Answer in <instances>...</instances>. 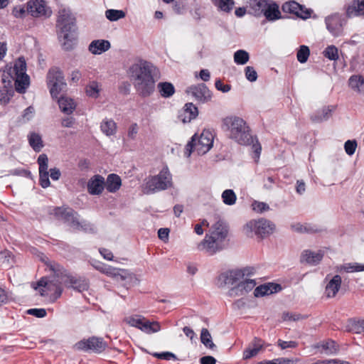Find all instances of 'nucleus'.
Masks as SVG:
<instances>
[{
    "instance_id": "nucleus-6",
    "label": "nucleus",
    "mask_w": 364,
    "mask_h": 364,
    "mask_svg": "<svg viewBox=\"0 0 364 364\" xmlns=\"http://www.w3.org/2000/svg\"><path fill=\"white\" fill-rule=\"evenodd\" d=\"M54 215L67 223L70 228L77 230L92 232V226L86 221H80L78 213L68 207H57L53 210Z\"/></svg>"
},
{
    "instance_id": "nucleus-50",
    "label": "nucleus",
    "mask_w": 364,
    "mask_h": 364,
    "mask_svg": "<svg viewBox=\"0 0 364 364\" xmlns=\"http://www.w3.org/2000/svg\"><path fill=\"white\" fill-rule=\"evenodd\" d=\"M323 55L331 60H336L338 58V48L334 46H329L324 50Z\"/></svg>"
},
{
    "instance_id": "nucleus-49",
    "label": "nucleus",
    "mask_w": 364,
    "mask_h": 364,
    "mask_svg": "<svg viewBox=\"0 0 364 364\" xmlns=\"http://www.w3.org/2000/svg\"><path fill=\"white\" fill-rule=\"evenodd\" d=\"M95 267L99 270L100 272L110 276V277H117L119 275V274L117 273V269L109 266V265H105L103 264H99Z\"/></svg>"
},
{
    "instance_id": "nucleus-26",
    "label": "nucleus",
    "mask_w": 364,
    "mask_h": 364,
    "mask_svg": "<svg viewBox=\"0 0 364 364\" xmlns=\"http://www.w3.org/2000/svg\"><path fill=\"white\" fill-rule=\"evenodd\" d=\"M364 14V0H354L346 9L348 18Z\"/></svg>"
},
{
    "instance_id": "nucleus-53",
    "label": "nucleus",
    "mask_w": 364,
    "mask_h": 364,
    "mask_svg": "<svg viewBox=\"0 0 364 364\" xmlns=\"http://www.w3.org/2000/svg\"><path fill=\"white\" fill-rule=\"evenodd\" d=\"M252 209L257 213H263L269 209V206L267 203L264 202L255 201L252 204Z\"/></svg>"
},
{
    "instance_id": "nucleus-17",
    "label": "nucleus",
    "mask_w": 364,
    "mask_h": 364,
    "mask_svg": "<svg viewBox=\"0 0 364 364\" xmlns=\"http://www.w3.org/2000/svg\"><path fill=\"white\" fill-rule=\"evenodd\" d=\"M39 166V183L43 188L50 186L48 171V158L46 154H42L38 158Z\"/></svg>"
},
{
    "instance_id": "nucleus-39",
    "label": "nucleus",
    "mask_w": 364,
    "mask_h": 364,
    "mask_svg": "<svg viewBox=\"0 0 364 364\" xmlns=\"http://www.w3.org/2000/svg\"><path fill=\"white\" fill-rule=\"evenodd\" d=\"M28 142L30 146L36 152H39L43 147L41 136L38 134L31 133L28 136Z\"/></svg>"
},
{
    "instance_id": "nucleus-52",
    "label": "nucleus",
    "mask_w": 364,
    "mask_h": 364,
    "mask_svg": "<svg viewBox=\"0 0 364 364\" xmlns=\"http://www.w3.org/2000/svg\"><path fill=\"white\" fill-rule=\"evenodd\" d=\"M356 148L357 142L355 140H348L345 142L344 149L348 155L352 156L355 153Z\"/></svg>"
},
{
    "instance_id": "nucleus-16",
    "label": "nucleus",
    "mask_w": 364,
    "mask_h": 364,
    "mask_svg": "<svg viewBox=\"0 0 364 364\" xmlns=\"http://www.w3.org/2000/svg\"><path fill=\"white\" fill-rule=\"evenodd\" d=\"M250 277H247L245 280L231 288L228 291V295L231 297L240 296L252 290L256 286V282Z\"/></svg>"
},
{
    "instance_id": "nucleus-31",
    "label": "nucleus",
    "mask_w": 364,
    "mask_h": 364,
    "mask_svg": "<svg viewBox=\"0 0 364 364\" xmlns=\"http://www.w3.org/2000/svg\"><path fill=\"white\" fill-rule=\"evenodd\" d=\"M350 87L358 93L364 92V77L360 75H352L348 80Z\"/></svg>"
},
{
    "instance_id": "nucleus-43",
    "label": "nucleus",
    "mask_w": 364,
    "mask_h": 364,
    "mask_svg": "<svg viewBox=\"0 0 364 364\" xmlns=\"http://www.w3.org/2000/svg\"><path fill=\"white\" fill-rule=\"evenodd\" d=\"M338 271H344L346 272H355L364 271V264L358 263H347L338 267Z\"/></svg>"
},
{
    "instance_id": "nucleus-11",
    "label": "nucleus",
    "mask_w": 364,
    "mask_h": 364,
    "mask_svg": "<svg viewBox=\"0 0 364 364\" xmlns=\"http://www.w3.org/2000/svg\"><path fill=\"white\" fill-rule=\"evenodd\" d=\"M27 11L35 18H47L52 15V10L45 0H30L27 3Z\"/></svg>"
},
{
    "instance_id": "nucleus-64",
    "label": "nucleus",
    "mask_w": 364,
    "mask_h": 364,
    "mask_svg": "<svg viewBox=\"0 0 364 364\" xmlns=\"http://www.w3.org/2000/svg\"><path fill=\"white\" fill-rule=\"evenodd\" d=\"M323 364H350L349 362L341 360L339 359H327L323 360Z\"/></svg>"
},
{
    "instance_id": "nucleus-35",
    "label": "nucleus",
    "mask_w": 364,
    "mask_h": 364,
    "mask_svg": "<svg viewBox=\"0 0 364 364\" xmlns=\"http://www.w3.org/2000/svg\"><path fill=\"white\" fill-rule=\"evenodd\" d=\"M140 330L146 333L150 334L160 331L161 326L157 321H149L145 318L142 322Z\"/></svg>"
},
{
    "instance_id": "nucleus-14",
    "label": "nucleus",
    "mask_w": 364,
    "mask_h": 364,
    "mask_svg": "<svg viewBox=\"0 0 364 364\" xmlns=\"http://www.w3.org/2000/svg\"><path fill=\"white\" fill-rule=\"evenodd\" d=\"M186 92L191 95L199 103H207L212 99V92L204 83L188 87Z\"/></svg>"
},
{
    "instance_id": "nucleus-33",
    "label": "nucleus",
    "mask_w": 364,
    "mask_h": 364,
    "mask_svg": "<svg viewBox=\"0 0 364 364\" xmlns=\"http://www.w3.org/2000/svg\"><path fill=\"white\" fill-rule=\"evenodd\" d=\"M250 9L253 14L260 16L264 13L268 2L267 0H250Z\"/></svg>"
},
{
    "instance_id": "nucleus-63",
    "label": "nucleus",
    "mask_w": 364,
    "mask_h": 364,
    "mask_svg": "<svg viewBox=\"0 0 364 364\" xmlns=\"http://www.w3.org/2000/svg\"><path fill=\"white\" fill-rule=\"evenodd\" d=\"M200 364H215L216 360L210 355L203 356L200 358Z\"/></svg>"
},
{
    "instance_id": "nucleus-22",
    "label": "nucleus",
    "mask_w": 364,
    "mask_h": 364,
    "mask_svg": "<svg viewBox=\"0 0 364 364\" xmlns=\"http://www.w3.org/2000/svg\"><path fill=\"white\" fill-rule=\"evenodd\" d=\"M335 109V106L333 105L323 107L313 114L311 116V119L314 123H321L327 121L331 117Z\"/></svg>"
},
{
    "instance_id": "nucleus-34",
    "label": "nucleus",
    "mask_w": 364,
    "mask_h": 364,
    "mask_svg": "<svg viewBox=\"0 0 364 364\" xmlns=\"http://www.w3.org/2000/svg\"><path fill=\"white\" fill-rule=\"evenodd\" d=\"M29 85V77L27 74L16 75L15 87L20 93L25 92Z\"/></svg>"
},
{
    "instance_id": "nucleus-30",
    "label": "nucleus",
    "mask_w": 364,
    "mask_h": 364,
    "mask_svg": "<svg viewBox=\"0 0 364 364\" xmlns=\"http://www.w3.org/2000/svg\"><path fill=\"white\" fill-rule=\"evenodd\" d=\"M323 253L321 251L312 252L311 250H305L302 253L301 259L311 264H318L323 258Z\"/></svg>"
},
{
    "instance_id": "nucleus-2",
    "label": "nucleus",
    "mask_w": 364,
    "mask_h": 364,
    "mask_svg": "<svg viewBox=\"0 0 364 364\" xmlns=\"http://www.w3.org/2000/svg\"><path fill=\"white\" fill-rule=\"evenodd\" d=\"M154 70L155 68L151 63L144 60L134 63L129 69L134 88L143 97L150 96L154 91L155 80L153 77Z\"/></svg>"
},
{
    "instance_id": "nucleus-18",
    "label": "nucleus",
    "mask_w": 364,
    "mask_h": 364,
    "mask_svg": "<svg viewBox=\"0 0 364 364\" xmlns=\"http://www.w3.org/2000/svg\"><path fill=\"white\" fill-rule=\"evenodd\" d=\"M282 11L285 13L295 14L303 19L309 18L312 12L311 9H305L303 6L294 1L284 3L282 5Z\"/></svg>"
},
{
    "instance_id": "nucleus-12",
    "label": "nucleus",
    "mask_w": 364,
    "mask_h": 364,
    "mask_svg": "<svg viewBox=\"0 0 364 364\" xmlns=\"http://www.w3.org/2000/svg\"><path fill=\"white\" fill-rule=\"evenodd\" d=\"M75 347L78 350L85 351L91 350L94 353H99L105 350L107 343L102 338L93 336L77 342L75 344Z\"/></svg>"
},
{
    "instance_id": "nucleus-20",
    "label": "nucleus",
    "mask_w": 364,
    "mask_h": 364,
    "mask_svg": "<svg viewBox=\"0 0 364 364\" xmlns=\"http://www.w3.org/2000/svg\"><path fill=\"white\" fill-rule=\"evenodd\" d=\"M342 279L340 275L333 276L327 283L325 288V294L328 298H333L336 296L341 287Z\"/></svg>"
},
{
    "instance_id": "nucleus-45",
    "label": "nucleus",
    "mask_w": 364,
    "mask_h": 364,
    "mask_svg": "<svg viewBox=\"0 0 364 364\" xmlns=\"http://www.w3.org/2000/svg\"><path fill=\"white\" fill-rule=\"evenodd\" d=\"M249 59V53L244 50H238L234 53V61L237 65H245Z\"/></svg>"
},
{
    "instance_id": "nucleus-42",
    "label": "nucleus",
    "mask_w": 364,
    "mask_h": 364,
    "mask_svg": "<svg viewBox=\"0 0 364 364\" xmlns=\"http://www.w3.org/2000/svg\"><path fill=\"white\" fill-rule=\"evenodd\" d=\"M100 86L96 81L90 82L85 88L87 96L92 98H97L100 92Z\"/></svg>"
},
{
    "instance_id": "nucleus-54",
    "label": "nucleus",
    "mask_w": 364,
    "mask_h": 364,
    "mask_svg": "<svg viewBox=\"0 0 364 364\" xmlns=\"http://www.w3.org/2000/svg\"><path fill=\"white\" fill-rule=\"evenodd\" d=\"M144 319V317L133 316V317H129V318H127V322L131 326H133V327L140 329V327L141 326Z\"/></svg>"
},
{
    "instance_id": "nucleus-15",
    "label": "nucleus",
    "mask_w": 364,
    "mask_h": 364,
    "mask_svg": "<svg viewBox=\"0 0 364 364\" xmlns=\"http://www.w3.org/2000/svg\"><path fill=\"white\" fill-rule=\"evenodd\" d=\"M328 31L335 37L343 35V26L346 23V19L340 14H335L328 16L325 19Z\"/></svg>"
},
{
    "instance_id": "nucleus-3",
    "label": "nucleus",
    "mask_w": 364,
    "mask_h": 364,
    "mask_svg": "<svg viewBox=\"0 0 364 364\" xmlns=\"http://www.w3.org/2000/svg\"><path fill=\"white\" fill-rule=\"evenodd\" d=\"M58 36L65 50H71L76 44L75 18L68 9H61L58 11L56 21Z\"/></svg>"
},
{
    "instance_id": "nucleus-58",
    "label": "nucleus",
    "mask_w": 364,
    "mask_h": 364,
    "mask_svg": "<svg viewBox=\"0 0 364 364\" xmlns=\"http://www.w3.org/2000/svg\"><path fill=\"white\" fill-rule=\"evenodd\" d=\"M302 318V316L297 314H293L290 312H284L282 314V319L284 321H299Z\"/></svg>"
},
{
    "instance_id": "nucleus-41",
    "label": "nucleus",
    "mask_w": 364,
    "mask_h": 364,
    "mask_svg": "<svg viewBox=\"0 0 364 364\" xmlns=\"http://www.w3.org/2000/svg\"><path fill=\"white\" fill-rule=\"evenodd\" d=\"M200 341L206 348L210 349H213L215 348V345L212 341L211 335L207 328H202L200 333Z\"/></svg>"
},
{
    "instance_id": "nucleus-7",
    "label": "nucleus",
    "mask_w": 364,
    "mask_h": 364,
    "mask_svg": "<svg viewBox=\"0 0 364 364\" xmlns=\"http://www.w3.org/2000/svg\"><path fill=\"white\" fill-rule=\"evenodd\" d=\"M172 185V177L167 167L163 168L155 176H149L143 185V192L146 194L164 191Z\"/></svg>"
},
{
    "instance_id": "nucleus-19",
    "label": "nucleus",
    "mask_w": 364,
    "mask_h": 364,
    "mask_svg": "<svg viewBox=\"0 0 364 364\" xmlns=\"http://www.w3.org/2000/svg\"><path fill=\"white\" fill-rule=\"evenodd\" d=\"M105 187V178L100 175H95L87 182V191L91 195L101 194Z\"/></svg>"
},
{
    "instance_id": "nucleus-60",
    "label": "nucleus",
    "mask_w": 364,
    "mask_h": 364,
    "mask_svg": "<svg viewBox=\"0 0 364 364\" xmlns=\"http://www.w3.org/2000/svg\"><path fill=\"white\" fill-rule=\"evenodd\" d=\"M297 360H293L287 358H279L272 360V364H295Z\"/></svg>"
},
{
    "instance_id": "nucleus-10",
    "label": "nucleus",
    "mask_w": 364,
    "mask_h": 364,
    "mask_svg": "<svg viewBox=\"0 0 364 364\" xmlns=\"http://www.w3.org/2000/svg\"><path fill=\"white\" fill-rule=\"evenodd\" d=\"M47 80L50 87V95L53 97H57L60 92L66 85L62 71L57 68L50 69L47 75Z\"/></svg>"
},
{
    "instance_id": "nucleus-28",
    "label": "nucleus",
    "mask_w": 364,
    "mask_h": 364,
    "mask_svg": "<svg viewBox=\"0 0 364 364\" xmlns=\"http://www.w3.org/2000/svg\"><path fill=\"white\" fill-rule=\"evenodd\" d=\"M58 105L61 111L67 114H72L76 107V104L74 100L68 97H60Z\"/></svg>"
},
{
    "instance_id": "nucleus-4",
    "label": "nucleus",
    "mask_w": 364,
    "mask_h": 364,
    "mask_svg": "<svg viewBox=\"0 0 364 364\" xmlns=\"http://www.w3.org/2000/svg\"><path fill=\"white\" fill-rule=\"evenodd\" d=\"M228 236L227 226L221 221L215 223L209 234L198 244L197 249L208 255H214L225 248V240Z\"/></svg>"
},
{
    "instance_id": "nucleus-46",
    "label": "nucleus",
    "mask_w": 364,
    "mask_h": 364,
    "mask_svg": "<svg viewBox=\"0 0 364 364\" xmlns=\"http://www.w3.org/2000/svg\"><path fill=\"white\" fill-rule=\"evenodd\" d=\"M291 228L298 232H308L312 233L318 231V229L315 226H311L309 224H301L296 223L291 225Z\"/></svg>"
},
{
    "instance_id": "nucleus-21",
    "label": "nucleus",
    "mask_w": 364,
    "mask_h": 364,
    "mask_svg": "<svg viewBox=\"0 0 364 364\" xmlns=\"http://www.w3.org/2000/svg\"><path fill=\"white\" fill-rule=\"evenodd\" d=\"M281 289L282 287L280 284L274 283H267L256 287L254 291V295L256 297L263 296L277 293Z\"/></svg>"
},
{
    "instance_id": "nucleus-44",
    "label": "nucleus",
    "mask_w": 364,
    "mask_h": 364,
    "mask_svg": "<svg viewBox=\"0 0 364 364\" xmlns=\"http://www.w3.org/2000/svg\"><path fill=\"white\" fill-rule=\"evenodd\" d=\"M223 202L228 205H232L235 203L237 196L231 189L225 190L222 193Z\"/></svg>"
},
{
    "instance_id": "nucleus-47",
    "label": "nucleus",
    "mask_w": 364,
    "mask_h": 364,
    "mask_svg": "<svg viewBox=\"0 0 364 364\" xmlns=\"http://www.w3.org/2000/svg\"><path fill=\"white\" fill-rule=\"evenodd\" d=\"M105 16L111 21H116L125 16V13L122 10L107 9L105 11Z\"/></svg>"
},
{
    "instance_id": "nucleus-23",
    "label": "nucleus",
    "mask_w": 364,
    "mask_h": 364,
    "mask_svg": "<svg viewBox=\"0 0 364 364\" xmlns=\"http://www.w3.org/2000/svg\"><path fill=\"white\" fill-rule=\"evenodd\" d=\"M198 114V110L197 107L192 102L185 104L183 113H181L179 117L181 119L183 122L186 123L191 122L197 117Z\"/></svg>"
},
{
    "instance_id": "nucleus-27",
    "label": "nucleus",
    "mask_w": 364,
    "mask_h": 364,
    "mask_svg": "<svg viewBox=\"0 0 364 364\" xmlns=\"http://www.w3.org/2000/svg\"><path fill=\"white\" fill-rule=\"evenodd\" d=\"M122 185L120 177L117 174H109L107 178L105 186L107 191L109 193H114L119 189Z\"/></svg>"
},
{
    "instance_id": "nucleus-38",
    "label": "nucleus",
    "mask_w": 364,
    "mask_h": 364,
    "mask_svg": "<svg viewBox=\"0 0 364 364\" xmlns=\"http://www.w3.org/2000/svg\"><path fill=\"white\" fill-rule=\"evenodd\" d=\"M212 3L222 11L230 12L235 5L234 0H210Z\"/></svg>"
},
{
    "instance_id": "nucleus-59",
    "label": "nucleus",
    "mask_w": 364,
    "mask_h": 364,
    "mask_svg": "<svg viewBox=\"0 0 364 364\" xmlns=\"http://www.w3.org/2000/svg\"><path fill=\"white\" fill-rule=\"evenodd\" d=\"M277 343H278V346L282 349H286L287 348H295L298 346V343L296 341H284L281 339H279Z\"/></svg>"
},
{
    "instance_id": "nucleus-56",
    "label": "nucleus",
    "mask_w": 364,
    "mask_h": 364,
    "mask_svg": "<svg viewBox=\"0 0 364 364\" xmlns=\"http://www.w3.org/2000/svg\"><path fill=\"white\" fill-rule=\"evenodd\" d=\"M246 78L250 82H255L257 78V73L253 67L247 66L245 68Z\"/></svg>"
},
{
    "instance_id": "nucleus-8",
    "label": "nucleus",
    "mask_w": 364,
    "mask_h": 364,
    "mask_svg": "<svg viewBox=\"0 0 364 364\" xmlns=\"http://www.w3.org/2000/svg\"><path fill=\"white\" fill-rule=\"evenodd\" d=\"M213 136L208 130H204L199 136L195 134L189 141L185 151V156L189 157L192 152L196 151L198 155L206 154L212 147Z\"/></svg>"
},
{
    "instance_id": "nucleus-25",
    "label": "nucleus",
    "mask_w": 364,
    "mask_h": 364,
    "mask_svg": "<svg viewBox=\"0 0 364 364\" xmlns=\"http://www.w3.org/2000/svg\"><path fill=\"white\" fill-rule=\"evenodd\" d=\"M263 347V342L258 338H255L252 342L249 345L243 352V358L250 359L257 355L259 351Z\"/></svg>"
},
{
    "instance_id": "nucleus-55",
    "label": "nucleus",
    "mask_w": 364,
    "mask_h": 364,
    "mask_svg": "<svg viewBox=\"0 0 364 364\" xmlns=\"http://www.w3.org/2000/svg\"><path fill=\"white\" fill-rule=\"evenodd\" d=\"M152 355L153 356L161 360H170L171 359H177L176 355L171 352L154 353Z\"/></svg>"
},
{
    "instance_id": "nucleus-48",
    "label": "nucleus",
    "mask_w": 364,
    "mask_h": 364,
    "mask_svg": "<svg viewBox=\"0 0 364 364\" xmlns=\"http://www.w3.org/2000/svg\"><path fill=\"white\" fill-rule=\"evenodd\" d=\"M310 55V50L306 46H301L296 53V58L299 63H304L307 61Z\"/></svg>"
},
{
    "instance_id": "nucleus-13",
    "label": "nucleus",
    "mask_w": 364,
    "mask_h": 364,
    "mask_svg": "<svg viewBox=\"0 0 364 364\" xmlns=\"http://www.w3.org/2000/svg\"><path fill=\"white\" fill-rule=\"evenodd\" d=\"M255 273V269L252 267H246L242 269L229 271L225 274V282L228 284H237L245 280L247 277H252Z\"/></svg>"
},
{
    "instance_id": "nucleus-29",
    "label": "nucleus",
    "mask_w": 364,
    "mask_h": 364,
    "mask_svg": "<svg viewBox=\"0 0 364 364\" xmlns=\"http://www.w3.org/2000/svg\"><path fill=\"white\" fill-rule=\"evenodd\" d=\"M268 21H275L281 18V13L277 4H267L262 14Z\"/></svg>"
},
{
    "instance_id": "nucleus-24",
    "label": "nucleus",
    "mask_w": 364,
    "mask_h": 364,
    "mask_svg": "<svg viewBox=\"0 0 364 364\" xmlns=\"http://www.w3.org/2000/svg\"><path fill=\"white\" fill-rule=\"evenodd\" d=\"M111 47L110 43L107 40H95L89 45L88 49L94 55H100L108 50Z\"/></svg>"
},
{
    "instance_id": "nucleus-62",
    "label": "nucleus",
    "mask_w": 364,
    "mask_h": 364,
    "mask_svg": "<svg viewBox=\"0 0 364 364\" xmlns=\"http://www.w3.org/2000/svg\"><path fill=\"white\" fill-rule=\"evenodd\" d=\"M137 133H138L137 124H132L128 129V136L132 139H134L136 138Z\"/></svg>"
},
{
    "instance_id": "nucleus-36",
    "label": "nucleus",
    "mask_w": 364,
    "mask_h": 364,
    "mask_svg": "<svg viewBox=\"0 0 364 364\" xmlns=\"http://www.w3.org/2000/svg\"><path fill=\"white\" fill-rule=\"evenodd\" d=\"M101 131L107 136H112L116 133L117 124L112 119H105L100 125Z\"/></svg>"
},
{
    "instance_id": "nucleus-37",
    "label": "nucleus",
    "mask_w": 364,
    "mask_h": 364,
    "mask_svg": "<svg viewBox=\"0 0 364 364\" xmlns=\"http://www.w3.org/2000/svg\"><path fill=\"white\" fill-rule=\"evenodd\" d=\"M158 89L163 97H170L175 92L174 86L171 82H159L158 84Z\"/></svg>"
},
{
    "instance_id": "nucleus-61",
    "label": "nucleus",
    "mask_w": 364,
    "mask_h": 364,
    "mask_svg": "<svg viewBox=\"0 0 364 364\" xmlns=\"http://www.w3.org/2000/svg\"><path fill=\"white\" fill-rule=\"evenodd\" d=\"M217 90L223 92H228L230 90L231 86L230 85H224L220 80H216L215 83Z\"/></svg>"
},
{
    "instance_id": "nucleus-5",
    "label": "nucleus",
    "mask_w": 364,
    "mask_h": 364,
    "mask_svg": "<svg viewBox=\"0 0 364 364\" xmlns=\"http://www.w3.org/2000/svg\"><path fill=\"white\" fill-rule=\"evenodd\" d=\"M223 127L230 132V137L240 144H247L251 139L249 127L238 117H228L223 120Z\"/></svg>"
},
{
    "instance_id": "nucleus-51",
    "label": "nucleus",
    "mask_w": 364,
    "mask_h": 364,
    "mask_svg": "<svg viewBox=\"0 0 364 364\" xmlns=\"http://www.w3.org/2000/svg\"><path fill=\"white\" fill-rule=\"evenodd\" d=\"M26 64L23 59L19 58L14 66L15 75H23L26 73Z\"/></svg>"
},
{
    "instance_id": "nucleus-32",
    "label": "nucleus",
    "mask_w": 364,
    "mask_h": 364,
    "mask_svg": "<svg viewBox=\"0 0 364 364\" xmlns=\"http://www.w3.org/2000/svg\"><path fill=\"white\" fill-rule=\"evenodd\" d=\"M314 348H321L326 355H334L337 353L338 350V346L336 342L333 340H328L326 341L321 342L316 344Z\"/></svg>"
},
{
    "instance_id": "nucleus-40",
    "label": "nucleus",
    "mask_w": 364,
    "mask_h": 364,
    "mask_svg": "<svg viewBox=\"0 0 364 364\" xmlns=\"http://www.w3.org/2000/svg\"><path fill=\"white\" fill-rule=\"evenodd\" d=\"M347 330L355 333L364 332V319L350 320L347 325Z\"/></svg>"
},
{
    "instance_id": "nucleus-1",
    "label": "nucleus",
    "mask_w": 364,
    "mask_h": 364,
    "mask_svg": "<svg viewBox=\"0 0 364 364\" xmlns=\"http://www.w3.org/2000/svg\"><path fill=\"white\" fill-rule=\"evenodd\" d=\"M50 269L53 272V279L48 281L46 278H42L37 283L38 287H43L40 290L42 296L48 295L47 291H55L54 300L60 297L63 289L61 285L70 287L74 289L82 292L89 287L88 282L83 278H75L70 275L61 265L55 262L48 264Z\"/></svg>"
},
{
    "instance_id": "nucleus-57",
    "label": "nucleus",
    "mask_w": 364,
    "mask_h": 364,
    "mask_svg": "<svg viewBox=\"0 0 364 364\" xmlns=\"http://www.w3.org/2000/svg\"><path fill=\"white\" fill-rule=\"evenodd\" d=\"M27 313L37 318H43L46 316L45 309H30L27 311Z\"/></svg>"
},
{
    "instance_id": "nucleus-9",
    "label": "nucleus",
    "mask_w": 364,
    "mask_h": 364,
    "mask_svg": "<svg viewBox=\"0 0 364 364\" xmlns=\"http://www.w3.org/2000/svg\"><path fill=\"white\" fill-rule=\"evenodd\" d=\"M274 227V225L269 220L260 218L249 221L244 227V230L248 237H252L255 235L263 238L272 234Z\"/></svg>"
}]
</instances>
